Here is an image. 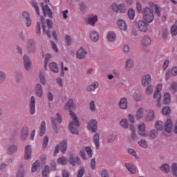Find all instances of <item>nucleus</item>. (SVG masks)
Segmentation results:
<instances>
[{
    "instance_id": "nucleus-17",
    "label": "nucleus",
    "mask_w": 177,
    "mask_h": 177,
    "mask_svg": "<svg viewBox=\"0 0 177 177\" xmlns=\"http://www.w3.org/2000/svg\"><path fill=\"white\" fill-rule=\"evenodd\" d=\"M138 130L140 131V136H142V138L147 137V133L146 132V125L145 123H141L138 127Z\"/></svg>"
},
{
    "instance_id": "nucleus-11",
    "label": "nucleus",
    "mask_w": 177,
    "mask_h": 177,
    "mask_svg": "<svg viewBox=\"0 0 177 177\" xmlns=\"http://www.w3.org/2000/svg\"><path fill=\"white\" fill-rule=\"evenodd\" d=\"M30 113L31 115L35 114V96L32 95L29 101Z\"/></svg>"
},
{
    "instance_id": "nucleus-39",
    "label": "nucleus",
    "mask_w": 177,
    "mask_h": 177,
    "mask_svg": "<svg viewBox=\"0 0 177 177\" xmlns=\"http://www.w3.org/2000/svg\"><path fill=\"white\" fill-rule=\"evenodd\" d=\"M120 124L121 127L125 129H128V128H129V123L128 122V119L127 118L122 119Z\"/></svg>"
},
{
    "instance_id": "nucleus-2",
    "label": "nucleus",
    "mask_w": 177,
    "mask_h": 177,
    "mask_svg": "<svg viewBox=\"0 0 177 177\" xmlns=\"http://www.w3.org/2000/svg\"><path fill=\"white\" fill-rule=\"evenodd\" d=\"M142 15V20H144V21H146L149 24L150 23H153L154 20V14L153 13V11L151 10V9H150V8H144Z\"/></svg>"
},
{
    "instance_id": "nucleus-35",
    "label": "nucleus",
    "mask_w": 177,
    "mask_h": 177,
    "mask_svg": "<svg viewBox=\"0 0 177 177\" xmlns=\"http://www.w3.org/2000/svg\"><path fill=\"white\" fill-rule=\"evenodd\" d=\"M89 109L91 113H96L97 111V108L96 107V104L95 100H91L89 103Z\"/></svg>"
},
{
    "instance_id": "nucleus-20",
    "label": "nucleus",
    "mask_w": 177,
    "mask_h": 177,
    "mask_svg": "<svg viewBox=\"0 0 177 177\" xmlns=\"http://www.w3.org/2000/svg\"><path fill=\"white\" fill-rule=\"evenodd\" d=\"M150 84H151V76L146 75L142 80V85L143 86H148Z\"/></svg>"
},
{
    "instance_id": "nucleus-63",
    "label": "nucleus",
    "mask_w": 177,
    "mask_h": 177,
    "mask_svg": "<svg viewBox=\"0 0 177 177\" xmlns=\"http://www.w3.org/2000/svg\"><path fill=\"white\" fill-rule=\"evenodd\" d=\"M162 114H164V115H168L169 114V113H171V109L168 106H165L162 109Z\"/></svg>"
},
{
    "instance_id": "nucleus-21",
    "label": "nucleus",
    "mask_w": 177,
    "mask_h": 177,
    "mask_svg": "<svg viewBox=\"0 0 177 177\" xmlns=\"http://www.w3.org/2000/svg\"><path fill=\"white\" fill-rule=\"evenodd\" d=\"M97 88H99V82H95L86 87V91H88V92H94Z\"/></svg>"
},
{
    "instance_id": "nucleus-13",
    "label": "nucleus",
    "mask_w": 177,
    "mask_h": 177,
    "mask_svg": "<svg viewBox=\"0 0 177 177\" xmlns=\"http://www.w3.org/2000/svg\"><path fill=\"white\" fill-rule=\"evenodd\" d=\"M97 15H91L86 19V22L88 24V26L95 27V24L97 23Z\"/></svg>"
},
{
    "instance_id": "nucleus-50",
    "label": "nucleus",
    "mask_w": 177,
    "mask_h": 177,
    "mask_svg": "<svg viewBox=\"0 0 177 177\" xmlns=\"http://www.w3.org/2000/svg\"><path fill=\"white\" fill-rule=\"evenodd\" d=\"M48 143H49V137L46 136L43 139V144H42L43 149H46L48 147Z\"/></svg>"
},
{
    "instance_id": "nucleus-15",
    "label": "nucleus",
    "mask_w": 177,
    "mask_h": 177,
    "mask_svg": "<svg viewBox=\"0 0 177 177\" xmlns=\"http://www.w3.org/2000/svg\"><path fill=\"white\" fill-rule=\"evenodd\" d=\"M119 108L121 110H127L128 109V99L127 97H122L118 102Z\"/></svg>"
},
{
    "instance_id": "nucleus-53",
    "label": "nucleus",
    "mask_w": 177,
    "mask_h": 177,
    "mask_svg": "<svg viewBox=\"0 0 177 177\" xmlns=\"http://www.w3.org/2000/svg\"><path fill=\"white\" fill-rule=\"evenodd\" d=\"M147 120L148 121H153V120H154V111L153 110L149 111Z\"/></svg>"
},
{
    "instance_id": "nucleus-3",
    "label": "nucleus",
    "mask_w": 177,
    "mask_h": 177,
    "mask_svg": "<svg viewBox=\"0 0 177 177\" xmlns=\"http://www.w3.org/2000/svg\"><path fill=\"white\" fill-rule=\"evenodd\" d=\"M161 91H162V84H159L156 86V91L153 95V99H156V106L158 109L161 107Z\"/></svg>"
},
{
    "instance_id": "nucleus-6",
    "label": "nucleus",
    "mask_w": 177,
    "mask_h": 177,
    "mask_svg": "<svg viewBox=\"0 0 177 177\" xmlns=\"http://www.w3.org/2000/svg\"><path fill=\"white\" fill-rule=\"evenodd\" d=\"M62 116H60L59 113H57L56 115V120H53L51 121L52 127L55 133H57V126L62 124Z\"/></svg>"
},
{
    "instance_id": "nucleus-32",
    "label": "nucleus",
    "mask_w": 177,
    "mask_h": 177,
    "mask_svg": "<svg viewBox=\"0 0 177 177\" xmlns=\"http://www.w3.org/2000/svg\"><path fill=\"white\" fill-rule=\"evenodd\" d=\"M100 138V135L99 133H95L93 136V142L95 145L96 149H100V144L99 142Z\"/></svg>"
},
{
    "instance_id": "nucleus-12",
    "label": "nucleus",
    "mask_w": 177,
    "mask_h": 177,
    "mask_svg": "<svg viewBox=\"0 0 177 177\" xmlns=\"http://www.w3.org/2000/svg\"><path fill=\"white\" fill-rule=\"evenodd\" d=\"M172 129H174V122H172V120L167 119L165 124V132H167V133H171Z\"/></svg>"
},
{
    "instance_id": "nucleus-28",
    "label": "nucleus",
    "mask_w": 177,
    "mask_h": 177,
    "mask_svg": "<svg viewBox=\"0 0 177 177\" xmlns=\"http://www.w3.org/2000/svg\"><path fill=\"white\" fill-rule=\"evenodd\" d=\"M50 71L55 74H57L59 71V66L56 62H51L49 64Z\"/></svg>"
},
{
    "instance_id": "nucleus-41",
    "label": "nucleus",
    "mask_w": 177,
    "mask_h": 177,
    "mask_svg": "<svg viewBox=\"0 0 177 177\" xmlns=\"http://www.w3.org/2000/svg\"><path fill=\"white\" fill-rule=\"evenodd\" d=\"M157 136H158V131H157V130L153 129L149 131V137L150 138V139H156Z\"/></svg>"
},
{
    "instance_id": "nucleus-49",
    "label": "nucleus",
    "mask_w": 177,
    "mask_h": 177,
    "mask_svg": "<svg viewBox=\"0 0 177 177\" xmlns=\"http://www.w3.org/2000/svg\"><path fill=\"white\" fill-rule=\"evenodd\" d=\"M74 106V103L73 100H69L68 102L65 104V110H70V109H73Z\"/></svg>"
},
{
    "instance_id": "nucleus-8",
    "label": "nucleus",
    "mask_w": 177,
    "mask_h": 177,
    "mask_svg": "<svg viewBox=\"0 0 177 177\" xmlns=\"http://www.w3.org/2000/svg\"><path fill=\"white\" fill-rule=\"evenodd\" d=\"M68 162L72 167H77V165H81V158L71 155L68 158Z\"/></svg>"
},
{
    "instance_id": "nucleus-5",
    "label": "nucleus",
    "mask_w": 177,
    "mask_h": 177,
    "mask_svg": "<svg viewBox=\"0 0 177 177\" xmlns=\"http://www.w3.org/2000/svg\"><path fill=\"white\" fill-rule=\"evenodd\" d=\"M24 67L26 71H31V67L32 66V62L30 59V57L27 55H24L23 57Z\"/></svg>"
},
{
    "instance_id": "nucleus-34",
    "label": "nucleus",
    "mask_w": 177,
    "mask_h": 177,
    "mask_svg": "<svg viewBox=\"0 0 177 177\" xmlns=\"http://www.w3.org/2000/svg\"><path fill=\"white\" fill-rule=\"evenodd\" d=\"M60 150L62 153H64L66 151H67V140H64L60 142L59 145Z\"/></svg>"
},
{
    "instance_id": "nucleus-30",
    "label": "nucleus",
    "mask_w": 177,
    "mask_h": 177,
    "mask_svg": "<svg viewBox=\"0 0 177 177\" xmlns=\"http://www.w3.org/2000/svg\"><path fill=\"white\" fill-rule=\"evenodd\" d=\"M90 38L91 39V41H93V42H97V41H99V33H97V32L96 31H92L90 33Z\"/></svg>"
},
{
    "instance_id": "nucleus-33",
    "label": "nucleus",
    "mask_w": 177,
    "mask_h": 177,
    "mask_svg": "<svg viewBox=\"0 0 177 177\" xmlns=\"http://www.w3.org/2000/svg\"><path fill=\"white\" fill-rule=\"evenodd\" d=\"M45 132H46V123L45 121H43L40 126L39 136H44Z\"/></svg>"
},
{
    "instance_id": "nucleus-59",
    "label": "nucleus",
    "mask_w": 177,
    "mask_h": 177,
    "mask_svg": "<svg viewBox=\"0 0 177 177\" xmlns=\"http://www.w3.org/2000/svg\"><path fill=\"white\" fill-rule=\"evenodd\" d=\"M80 10L83 13H85L86 10H88V6H86V4H85V3H80Z\"/></svg>"
},
{
    "instance_id": "nucleus-29",
    "label": "nucleus",
    "mask_w": 177,
    "mask_h": 177,
    "mask_svg": "<svg viewBox=\"0 0 177 177\" xmlns=\"http://www.w3.org/2000/svg\"><path fill=\"white\" fill-rule=\"evenodd\" d=\"M133 68V59L129 58L126 61L125 68L127 71H131Z\"/></svg>"
},
{
    "instance_id": "nucleus-14",
    "label": "nucleus",
    "mask_w": 177,
    "mask_h": 177,
    "mask_svg": "<svg viewBox=\"0 0 177 177\" xmlns=\"http://www.w3.org/2000/svg\"><path fill=\"white\" fill-rule=\"evenodd\" d=\"M86 55L88 53L83 48L79 49L76 53V57L79 59V60H82L86 57Z\"/></svg>"
},
{
    "instance_id": "nucleus-48",
    "label": "nucleus",
    "mask_w": 177,
    "mask_h": 177,
    "mask_svg": "<svg viewBox=\"0 0 177 177\" xmlns=\"http://www.w3.org/2000/svg\"><path fill=\"white\" fill-rule=\"evenodd\" d=\"M171 35H173V37H175V35H177V21L175 22V24L171 27Z\"/></svg>"
},
{
    "instance_id": "nucleus-23",
    "label": "nucleus",
    "mask_w": 177,
    "mask_h": 177,
    "mask_svg": "<svg viewBox=\"0 0 177 177\" xmlns=\"http://www.w3.org/2000/svg\"><path fill=\"white\" fill-rule=\"evenodd\" d=\"M8 151L9 156H12V154H15L16 151H17V145L16 144H11L8 146Z\"/></svg>"
},
{
    "instance_id": "nucleus-45",
    "label": "nucleus",
    "mask_w": 177,
    "mask_h": 177,
    "mask_svg": "<svg viewBox=\"0 0 177 177\" xmlns=\"http://www.w3.org/2000/svg\"><path fill=\"white\" fill-rule=\"evenodd\" d=\"M16 82H21L23 81V73L21 72H17L15 74Z\"/></svg>"
},
{
    "instance_id": "nucleus-31",
    "label": "nucleus",
    "mask_w": 177,
    "mask_h": 177,
    "mask_svg": "<svg viewBox=\"0 0 177 177\" xmlns=\"http://www.w3.org/2000/svg\"><path fill=\"white\" fill-rule=\"evenodd\" d=\"M116 38H117V35H115V32L113 31H110L108 32L107 39L109 42H114Z\"/></svg>"
},
{
    "instance_id": "nucleus-38",
    "label": "nucleus",
    "mask_w": 177,
    "mask_h": 177,
    "mask_svg": "<svg viewBox=\"0 0 177 177\" xmlns=\"http://www.w3.org/2000/svg\"><path fill=\"white\" fill-rule=\"evenodd\" d=\"M115 139H117V134L113 133L108 136L107 142L108 143H114V142H115Z\"/></svg>"
},
{
    "instance_id": "nucleus-42",
    "label": "nucleus",
    "mask_w": 177,
    "mask_h": 177,
    "mask_svg": "<svg viewBox=\"0 0 177 177\" xmlns=\"http://www.w3.org/2000/svg\"><path fill=\"white\" fill-rule=\"evenodd\" d=\"M169 89L170 92H171V93H176V92H177V83L176 82L171 83Z\"/></svg>"
},
{
    "instance_id": "nucleus-57",
    "label": "nucleus",
    "mask_w": 177,
    "mask_h": 177,
    "mask_svg": "<svg viewBox=\"0 0 177 177\" xmlns=\"http://www.w3.org/2000/svg\"><path fill=\"white\" fill-rule=\"evenodd\" d=\"M85 174V168L82 167L77 171V177H82Z\"/></svg>"
},
{
    "instance_id": "nucleus-22",
    "label": "nucleus",
    "mask_w": 177,
    "mask_h": 177,
    "mask_svg": "<svg viewBox=\"0 0 177 177\" xmlns=\"http://www.w3.org/2000/svg\"><path fill=\"white\" fill-rule=\"evenodd\" d=\"M118 26L122 31H127V30H128V25H127V22L122 19H120L118 21Z\"/></svg>"
},
{
    "instance_id": "nucleus-25",
    "label": "nucleus",
    "mask_w": 177,
    "mask_h": 177,
    "mask_svg": "<svg viewBox=\"0 0 177 177\" xmlns=\"http://www.w3.org/2000/svg\"><path fill=\"white\" fill-rule=\"evenodd\" d=\"M144 115H145V108L140 107L137 110V112L136 114V118H137V120H142V118H143Z\"/></svg>"
},
{
    "instance_id": "nucleus-16",
    "label": "nucleus",
    "mask_w": 177,
    "mask_h": 177,
    "mask_svg": "<svg viewBox=\"0 0 177 177\" xmlns=\"http://www.w3.org/2000/svg\"><path fill=\"white\" fill-rule=\"evenodd\" d=\"M32 149H31V145H27L24 149V159L30 160L31 159V153Z\"/></svg>"
},
{
    "instance_id": "nucleus-9",
    "label": "nucleus",
    "mask_w": 177,
    "mask_h": 177,
    "mask_svg": "<svg viewBox=\"0 0 177 177\" xmlns=\"http://www.w3.org/2000/svg\"><path fill=\"white\" fill-rule=\"evenodd\" d=\"M22 19L24 23H25L26 27H31V18L30 17V13L27 11H24L22 13Z\"/></svg>"
},
{
    "instance_id": "nucleus-55",
    "label": "nucleus",
    "mask_w": 177,
    "mask_h": 177,
    "mask_svg": "<svg viewBox=\"0 0 177 177\" xmlns=\"http://www.w3.org/2000/svg\"><path fill=\"white\" fill-rule=\"evenodd\" d=\"M47 99H48V102H53V100L55 99V95H53L52 92L48 91L47 93Z\"/></svg>"
},
{
    "instance_id": "nucleus-1",
    "label": "nucleus",
    "mask_w": 177,
    "mask_h": 177,
    "mask_svg": "<svg viewBox=\"0 0 177 177\" xmlns=\"http://www.w3.org/2000/svg\"><path fill=\"white\" fill-rule=\"evenodd\" d=\"M70 115L71 118V120L69 124V129L71 133L74 135H77L78 133V128H80V120H78V118L77 115L75 114L74 112L70 111Z\"/></svg>"
},
{
    "instance_id": "nucleus-47",
    "label": "nucleus",
    "mask_w": 177,
    "mask_h": 177,
    "mask_svg": "<svg viewBox=\"0 0 177 177\" xmlns=\"http://www.w3.org/2000/svg\"><path fill=\"white\" fill-rule=\"evenodd\" d=\"M161 171L163 172H166V174H168L169 172L171 171V167H169V165H163L160 167Z\"/></svg>"
},
{
    "instance_id": "nucleus-44",
    "label": "nucleus",
    "mask_w": 177,
    "mask_h": 177,
    "mask_svg": "<svg viewBox=\"0 0 177 177\" xmlns=\"http://www.w3.org/2000/svg\"><path fill=\"white\" fill-rule=\"evenodd\" d=\"M50 172V167L48 165L45 166L44 169L42 171V176L43 177L48 176Z\"/></svg>"
},
{
    "instance_id": "nucleus-26",
    "label": "nucleus",
    "mask_w": 177,
    "mask_h": 177,
    "mask_svg": "<svg viewBox=\"0 0 177 177\" xmlns=\"http://www.w3.org/2000/svg\"><path fill=\"white\" fill-rule=\"evenodd\" d=\"M41 168V162L39 160H36L32 165V168H31V172L32 174L37 172L38 169Z\"/></svg>"
},
{
    "instance_id": "nucleus-36",
    "label": "nucleus",
    "mask_w": 177,
    "mask_h": 177,
    "mask_svg": "<svg viewBox=\"0 0 177 177\" xmlns=\"http://www.w3.org/2000/svg\"><path fill=\"white\" fill-rule=\"evenodd\" d=\"M142 44L144 46H147L151 44V39L149 36H145L142 39Z\"/></svg>"
},
{
    "instance_id": "nucleus-52",
    "label": "nucleus",
    "mask_w": 177,
    "mask_h": 177,
    "mask_svg": "<svg viewBox=\"0 0 177 177\" xmlns=\"http://www.w3.org/2000/svg\"><path fill=\"white\" fill-rule=\"evenodd\" d=\"M138 145L143 149H147V142L145 140L142 139L141 140L138 141Z\"/></svg>"
},
{
    "instance_id": "nucleus-58",
    "label": "nucleus",
    "mask_w": 177,
    "mask_h": 177,
    "mask_svg": "<svg viewBox=\"0 0 177 177\" xmlns=\"http://www.w3.org/2000/svg\"><path fill=\"white\" fill-rule=\"evenodd\" d=\"M136 9H137V12H138V13H143L142 3H140V1H138L136 3Z\"/></svg>"
},
{
    "instance_id": "nucleus-54",
    "label": "nucleus",
    "mask_w": 177,
    "mask_h": 177,
    "mask_svg": "<svg viewBox=\"0 0 177 177\" xmlns=\"http://www.w3.org/2000/svg\"><path fill=\"white\" fill-rule=\"evenodd\" d=\"M154 91V88L153 87L152 85H149L147 86V88H146V93L147 95H151V93H153V91Z\"/></svg>"
},
{
    "instance_id": "nucleus-56",
    "label": "nucleus",
    "mask_w": 177,
    "mask_h": 177,
    "mask_svg": "<svg viewBox=\"0 0 177 177\" xmlns=\"http://www.w3.org/2000/svg\"><path fill=\"white\" fill-rule=\"evenodd\" d=\"M172 174L177 177V163H174L171 166Z\"/></svg>"
},
{
    "instance_id": "nucleus-40",
    "label": "nucleus",
    "mask_w": 177,
    "mask_h": 177,
    "mask_svg": "<svg viewBox=\"0 0 177 177\" xmlns=\"http://www.w3.org/2000/svg\"><path fill=\"white\" fill-rule=\"evenodd\" d=\"M6 80V73L3 71H0V85H2Z\"/></svg>"
},
{
    "instance_id": "nucleus-61",
    "label": "nucleus",
    "mask_w": 177,
    "mask_h": 177,
    "mask_svg": "<svg viewBox=\"0 0 177 177\" xmlns=\"http://www.w3.org/2000/svg\"><path fill=\"white\" fill-rule=\"evenodd\" d=\"M39 80H40V82L41 84L46 85V81L45 80V76L44 75V73H42V72H41L39 74Z\"/></svg>"
},
{
    "instance_id": "nucleus-24",
    "label": "nucleus",
    "mask_w": 177,
    "mask_h": 177,
    "mask_svg": "<svg viewBox=\"0 0 177 177\" xmlns=\"http://www.w3.org/2000/svg\"><path fill=\"white\" fill-rule=\"evenodd\" d=\"M43 12L44 16H48V17L52 18V10L49 8V6L45 5L42 6Z\"/></svg>"
},
{
    "instance_id": "nucleus-7",
    "label": "nucleus",
    "mask_w": 177,
    "mask_h": 177,
    "mask_svg": "<svg viewBox=\"0 0 177 177\" xmlns=\"http://www.w3.org/2000/svg\"><path fill=\"white\" fill-rule=\"evenodd\" d=\"M87 128L88 131H91L93 133H96L97 131V120L93 119L88 123Z\"/></svg>"
},
{
    "instance_id": "nucleus-27",
    "label": "nucleus",
    "mask_w": 177,
    "mask_h": 177,
    "mask_svg": "<svg viewBox=\"0 0 177 177\" xmlns=\"http://www.w3.org/2000/svg\"><path fill=\"white\" fill-rule=\"evenodd\" d=\"M28 138V129L24 127L21 130V140H26Z\"/></svg>"
},
{
    "instance_id": "nucleus-19",
    "label": "nucleus",
    "mask_w": 177,
    "mask_h": 177,
    "mask_svg": "<svg viewBox=\"0 0 177 177\" xmlns=\"http://www.w3.org/2000/svg\"><path fill=\"white\" fill-rule=\"evenodd\" d=\"M124 167H126L127 171L131 174V175H135L136 174V167L133 165L132 163H126L124 165Z\"/></svg>"
},
{
    "instance_id": "nucleus-4",
    "label": "nucleus",
    "mask_w": 177,
    "mask_h": 177,
    "mask_svg": "<svg viewBox=\"0 0 177 177\" xmlns=\"http://www.w3.org/2000/svg\"><path fill=\"white\" fill-rule=\"evenodd\" d=\"M27 50L29 55H32V53L37 52V46L35 45V41H34V39H28L27 42Z\"/></svg>"
},
{
    "instance_id": "nucleus-37",
    "label": "nucleus",
    "mask_w": 177,
    "mask_h": 177,
    "mask_svg": "<svg viewBox=\"0 0 177 177\" xmlns=\"http://www.w3.org/2000/svg\"><path fill=\"white\" fill-rule=\"evenodd\" d=\"M164 104H169L171 103V94L169 93H165L163 100Z\"/></svg>"
},
{
    "instance_id": "nucleus-46",
    "label": "nucleus",
    "mask_w": 177,
    "mask_h": 177,
    "mask_svg": "<svg viewBox=\"0 0 177 177\" xmlns=\"http://www.w3.org/2000/svg\"><path fill=\"white\" fill-rule=\"evenodd\" d=\"M156 128L158 131H162V128H164V122H162V121L158 120L156 122Z\"/></svg>"
},
{
    "instance_id": "nucleus-10",
    "label": "nucleus",
    "mask_w": 177,
    "mask_h": 177,
    "mask_svg": "<svg viewBox=\"0 0 177 177\" xmlns=\"http://www.w3.org/2000/svg\"><path fill=\"white\" fill-rule=\"evenodd\" d=\"M150 24L146 22L145 20H140L138 22V29L141 32H147V27Z\"/></svg>"
},
{
    "instance_id": "nucleus-51",
    "label": "nucleus",
    "mask_w": 177,
    "mask_h": 177,
    "mask_svg": "<svg viewBox=\"0 0 177 177\" xmlns=\"http://www.w3.org/2000/svg\"><path fill=\"white\" fill-rule=\"evenodd\" d=\"M128 17L130 20H133V19H135V10L133 9H129L128 10Z\"/></svg>"
},
{
    "instance_id": "nucleus-62",
    "label": "nucleus",
    "mask_w": 177,
    "mask_h": 177,
    "mask_svg": "<svg viewBox=\"0 0 177 177\" xmlns=\"http://www.w3.org/2000/svg\"><path fill=\"white\" fill-rule=\"evenodd\" d=\"M119 11L120 13H125V12H127V7L125 6V4L122 3L119 5Z\"/></svg>"
},
{
    "instance_id": "nucleus-64",
    "label": "nucleus",
    "mask_w": 177,
    "mask_h": 177,
    "mask_svg": "<svg viewBox=\"0 0 177 177\" xmlns=\"http://www.w3.org/2000/svg\"><path fill=\"white\" fill-rule=\"evenodd\" d=\"M101 177H110V176H109V171H107V169H102V171H101Z\"/></svg>"
},
{
    "instance_id": "nucleus-18",
    "label": "nucleus",
    "mask_w": 177,
    "mask_h": 177,
    "mask_svg": "<svg viewBox=\"0 0 177 177\" xmlns=\"http://www.w3.org/2000/svg\"><path fill=\"white\" fill-rule=\"evenodd\" d=\"M35 93L37 97H39L40 99L42 98V96H44V89L42 88V86H41V84H36Z\"/></svg>"
},
{
    "instance_id": "nucleus-43",
    "label": "nucleus",
    "mask_w": 177,
    "mask_h": 177,
    "mask_svg": "<svg viewBox=\"0 0 177 177\" xmlns=\"http://www.w3.org/2000/svg\"><path fill=\"white\" fill-rule=\"evenodd\" d=\"M57 162L60 165H67V164L68 162V160H67V158H66L65 157H61V158H58Z\"/></svg>"
},
{
    "instance_id": "nucleus-60",
    "label": "nucleus",
    "mask_w": 177,
    "mask_h": 177,
    "mask_svg": "<svg viewBox=\"0 0 177 177\" xmlns=\"http://www.w3.org/2000/svg\"><path fill=\"white\" fill-rule=\"evenodd\" d=\"M86 153H87V156H88L89 158H92V148L90 147H85Z\"/></svg>"
}]
</instances>
